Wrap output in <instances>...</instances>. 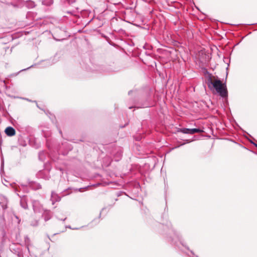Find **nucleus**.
I'll return each mask as SVG.
<instances>
[{
  "label": "nucleus",
  "instance_id": "obj_4",
  "mask_svg": "<svg viewBox=\"0 0 257 257\" xmlns=\"http://www.w3.org/2000/svg\"><path fill=\"white\" fill-rule=\"evenodd\" d=\"M50 3H53V0H50Z\"/></svg>",
  "mask_w": 257,
  "mask_h": 257
},
{
  "label": "nucleus",
  "instance_id": "obj_1",
  "mask_svg": "<svg viewBox=\"0 0 257 257\" xmlns=\"http://www.w3.org/2000/svg\"><path fill=\"white\" fill-rule=\"evenodd\" d=\"M211 83L216 92L222 97H225L227 94V88L225 83L215 77L211 78Z\"/></svg>",
  "mask_w": 257,
  "mask_h": 257
},
{
  "label": "nucleus",
  "instance_id": "obj_2",
  "mask_svg": "<svg viewBox=\"0 0 257 257\" xmlns=\"http://www.w3.org/2000/svg\"><path fill=\"white\" fill-rule=\"evenodd\" d=\"M178 132L182 133L183 134L193 135L195 133H202L203 131L202 130L199 129V128H182L179 129Z\"/></svg>",
  "mask_w": 257,
  "mask_h": 257
},
{
  "label": "nucleus",
  "instance_id": "obj_3",
  "mask_svg": "<svg viewBox=\"0 0 257 257\" xmlns=\"http://www.w3.org/2000/svg\"><path fill=\"white\" fill-rule=\"evenodd\" d=\"M5 132L8 136L10 137L14 136L16 134L15 129L11 126L7 127L5 129Z\"/></svg>",
  "mask_w": 257,
  "mask_h": 257
}]
</instances>
